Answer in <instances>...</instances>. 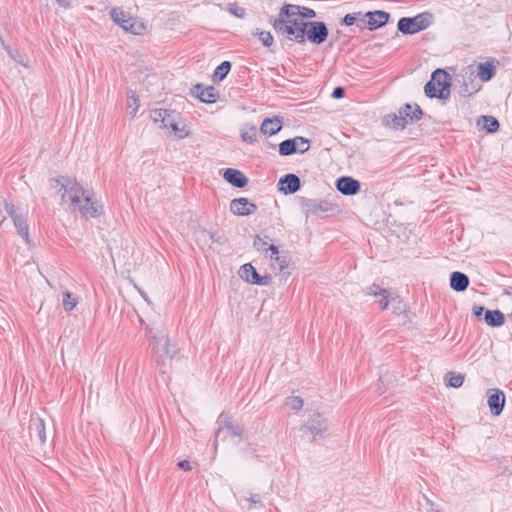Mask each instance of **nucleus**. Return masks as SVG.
Segmentation results:
<instances>
[{
    "mask_svg": "<svg viewBox=\"0 0 512 512\" xmlns=\"http://www.w3.org/2000/svg\"><path fill=\"white\" fill-rule=\"evenodd\" d=\"M484 321L490 327H500L505 322V316L498 309L486 310L484 314Z\"/></svg>",
    "mask_w": 512,
    "mask_h": 512,
    "instance_id": "obj_29",
    "label": "nucleus"
},
{
    "mask_svg": "<svg viewBox=\"0 0 512 512\" xmlns=\"http://www.w3.org/2000/svg\"><path fill=\"white\" fill-rule=\"evenodd\" d=\"M4 208L7 214L12 218V220L14 219V217H18L22 214L20 213V208L16 207L12 203L5 202Z\"/></svg>",
    "mask_w": 512,
    "mask_h": 512,
    "instance_id": "obj_46",
    "label": "nucleus"
},
{
    "mask_svg": "<svg viewBox=\"0 0 512 512\" xmlns=\"http://www.w3.org/2000/svg\"><path fill=\"white\" fill-rule=\"evenodd\" d=\"M13 223L17 228L18 234L25 240V242L29 243V227L23 214L18 217H14Z\"/></svg>",
    "mask_w": 512,
    "mask_h": 512,
    "instance_id": "obj_30",
    "label": "nucleus"
},
{
    "mask_svg": "<svg viewBox=\"0 0 512 512\" xmlns=\"http://www.w3.org/2000/svg\"><path fill=\"white\" fill-rule=\"evenodd\" d=\"M480 119L483 122V128L487 132L494 133L498 131L500 124L499 121L494 116L482 115Z\"/></svg>",
    "mask_w": 512,
    "mask_h": 512,
    "instance_id": "obj_34",
    "label": "nucleus"
},
{
    "mask_svg": "<svg viewBox=\"0 0 512 512\" xmlns=\"http://www.w3.org/2000/svg\"><path fill=\"white\" fill-rule=\"evenodd\" d=\"M283 14L287 16L295 14L296 16L301 17L303 21L316 17V12L313 9L295 4L283 5Z\"/></svg>",
    "mask_w": 512,
    "mask_h": 512,
    "instance_id": "obj_22",
    "label": "nucleus"
},
{
    "mask_svg": "<svg viewBox=\"0 0 512 512\" xmlns=\"http://www.w3.org/2000/svg\"><path fill=\"white\" fill-rule=\"evenodd\" d=\"M391 307L392 312L395 315L406 314L409 309L407 303L400 296H394L391 298Z\"/></svg>",
    "mask_w": 512,
    "mask_h": 512,
    "instance_id": "obj_33",
    "label": "nucleus"
},
{
    "mask_svg": "<svg viewBox=\"0 0 512 512\" xmlns=\"http://www.w3.org/2000/svg\"><path fill=\"white\" fill-rule=\"evenodd\" d=\"M329 35L326 24L322 21H308L305 29V42L309 41L315 45L323 44Z\"/></svg>",
    "mask_w": 512,
    "mask_h": 512,
    "instance_id": "obj_9",
    "label": "nucleus"
},
{
    "mask_svg": "<svg viewBox=\"0 0 512 512\" xmlns=\"http://www.w3.org/2000/svg\"><path fill=\"white\" fill-rule=\"evenodd\" d=\"M469 283V277L465 273L454 271L450 274V287L456 292L465 291Z\"/></svg>",
    "mask_w": 512,
    "mask_h": 512,
    "instance_id": "obj_26",
    "label": "nucleus"
},
{
    "mask_svg": "<svg viewBox=\"0 0 512 512\" xmlns=\"http://www.w3.org/2000/svg\"><path fill=\"white\" fill-rule=\"evenodd\" d=\"M223 178L236 188H244L249 182L248 177L242 171L235 168L225 169Z\"/></svg>",
    "mask_w": 512,
    "mask_h": 512,
    "instance_id": "obj_19",
    "label": "nucleus"
},
{
    "mask_svg": "<svg viewBox=\"0 0 512 512\" xmlns=\"http://www.w3.org/2000/svg\"><path fill=\"white\" fill-rule=\"evenodd\" d=\"M269 248L271 251L270 259L277 263L280 271H283L285 268L288 267L287 257L284 255H280L278 247L275 246L274 244H271Z\"/></svg>",
    "mask_w": 512,
    "mask_h": 512,
    "instance_id": "obj_32",
    "label": "nucleus"
},
{
    "mask_svg": "<svg viewBox=\"0 0 512 512\" xmlns=\"http://www.w3.org/2000/svg\"><path fill=\"white\" fill-rule=\"evenodd\" d=\"M286 405H288L295 412H298L303 407V399L299 396L288 397L286 399Z\"/></svg>",
    "mask_w": 512,
    "mask_h": 512,
    "instance_id": "obj_42",
    "label": "nucleus"
},
{
    "mask_svg": "<svg viewBox=\"0 0 512 512\" xmlns=\"http://www.w3.org/2000/svg\"><path fill=\"white\" fill-rule=\"evenodd\" d=\"M424 93L431 99H448L451 93V75L443 69H436L425 84Z\"/></svg>",
    "mask_w": 512,
    "mask_h": 512,
    "instance_id": "obj_3",
    "label": "nucleus"
},
{
    "mask_svg": "<svg viewBox=\"0 0 512 512\" xmlns=\"http://www.w3.org/2000/svg\"><path fill=\"white\" fill-rule=\"evenodd\" d=\"M336 189L346 196L356 195L360 189V182L351 176H341L336 180Z\"/></svg>",
    "mask_w": 512,
    "mask_h": 512,
    "instance_id": "obj_16",
    "label": "nucleus"
},
{
    "mask_svg": "<svg viewBox=\"0 0 512 512\" xmlns=\"http://www.w3.org/2000/svg\"><path fill=\"white\" fill-rule=\"evenodd\" d=\"M448 377V386L453 388H459L464 383V375L463 374H455L453 372H449L446 375Z\"/></svg>",
    "mask_w": 512,
    "mask_h": 512,
    "instance_id": "obj_39",
    "label": "nucleus"
},
{
    "mask_svg": "<svg viewBox=\"0 0 512 512\" xmlns=\"http://www.w3.org/2000/svg\"><path fill=\"white\" fill-rule=\"evenodd\" d=\"M131 99L133 101L132 105H135V107L131 111V113L134 115L137 112L138 107H139V99H138V96L135 94V92H132Z\"/></svg>",
    "mask_w": 512,
    "mask_h": 512,
    "instance_id": "obj_53",
    "label": "nucleus"
},
{
    "mask_svg": "<svg viewBox=\"0 0 512 512\" xmlns=\"http://www.w3.org/2000/svg\"><path fill=\"white\" fill-rule=\"evenodd\" d=\"M498 65L499 61L497 59H491L490 61L479 63L477 69L478 76L481 81L488 82L493 79L496 74V68Z\"/></svg>",
    "mask_w": 512,
    "mask_h": 512,
    "instance_id": "obj_23",
    "label": "nucleus"
},
{
    "mask_svg": "<svg viewBox=\"0 0 512 512\" xmlns=\"http://www.w3.org/2000/svg\"><path fill=\"white\" fill-rule=\"evenodd\" d=\"M29 432L31 437H37L41 445L46 442V428L44 420L40 417L31 418L29 425Z\"/></svg>",
    "mask_w": 512,
    "mask_h": 512,
    "instance_id": "obj_25",
    "label": "nucleus"
},
{
    "mask_svg": "<svg viewBox=\"0 0 512 512\" xmlns=\"http://www.w3.org/2000/svg\"><path fill=\"white\" fill-rule=\"evenodd\" d=\"M76 210L85 218H97L103 213V207L97 200H93V193L89 190L81 197Z\"/></svg>",
    "mask_w": 512,
    "mask_h": 512,
    "instance_id": "obj_8",
    "label": "nucleus"
},
{
    "mask_svg": "<svg viewBox=\"0 0 512 512\" xmlns=\"http://www.w3.org/2000/svg\"><path fill=\"white\" fill-rule=\"evenodd\" d=\"M260 495L259 494H254V495H251V497L249 498V501L253 504H257L260 502Z\"/></svg>",
    "mask_w": 512,
    "mask_h": 512,
    "instance_id": "obj_55",
    "label": "nucleus"
},
{
    "mask_svg": "<svg viewBox=\"0 0 512 512\" xmlns=\"http://www.w3.org/2000/svg\"><path fill=\"white\" fill-rule=\"evenodd\" d=\"M283 127V121L280 116L267 117L263 120L260 131L264 135H275L277 134Z\"/></svg>",
    "mask_w": 512,
    "mask_h": 512,
    "instance_id": "obj_24",
    "label": "nucleus"
},
{
    "mask_svg": "<svg viewBox=\"0 0 512 512\" xmlns=\"http://www.w3.org/2000/svg\"><path fill=\"white\" fill-rule=\"evenodd\" d=\"M432 20L430 12H423L414 17H402L397 23V29L404 35H413L428 28Z\"/></svg>",
    "mask_w": 512,
    "mask_h": 512,
    "instance_id": "obj_5",
    "label": "nucleus"
},
{
    "mask_svg": "<svg viewBox=\"0 0 512 512\" xmlns=\"http://www.w3.org/2000/svg\"><path fill=\"white\" fill-rule=\"evenodd\" d=\"M177 466L184 471H190L192 469L191 464L188 460L179 461L177 463Z\"/></svg>",
    "mask_w": 512,
    "mask_h": 512,
    "instance_id": "obj_52",
    "label": "nucleus"
},
{
    "mask_svg": "<svg viewBox=\"0 0 512 512\" xmlns=\"http://www.w3.org/2000/svg\"><path fill=\"white\" fill-rule=\"evenodd\" d=\"M485 311H486L485 308L480 305H473V307H472V312L475 315V317H477V318H480L483 313L485 314Z\"/></svg>",
    "mask_w": 512,
    "mask_h": 512,
    "instance_id": "obj_51",
    "label": "nucleus"
},
{
    "mask_svg": "<svg viewBox=\"0 0 512 512\" xmlns=\"http://www.w3.org/2000/svg\"><path fill=\"white\" fill-rule=\"evenodd\" d=\"M112 20L122 27L126 32L134 35H141L146 30V26L138 18L131 16L122 8L114 7L110 11Z\"/></svg>",
    "mask_w": 512,
    "mask_h": 512,
    "instance_id": "obj_6",
    "label": "nucleus"
},
{
    "mask_svg": "<svg viewBox=\"0 0 512 512\" xmlns=\"http://www.w3.org/2000/svg\"><path fill=\"white\" fill-rule=\"evenodd\" d=\"M509 316H510V318H511V320H512V311H511V314H510Z\"/></svg>",
    "mask_w": 512,
    "mask_h": 512,
    "instance_id": "obj_57",
    "label": "nucleus"
},
{
    "mask_svg": "<svg viewBox=\"0 0 512 512\" xmlns=\"http://www.w3.org/2000/svg\"><path fill=\"white\" fill-rule=\"evenodd\" d=\"M254 35L258 36L259 40L265 47H270L273 44V36L269 31H259L257 29Z\"/></svg>",
    "mask_w": 512,
    "mask_h": 512,
    "instance_id": "obj_43",
    "label": "nucleus"
},
{
    "mask_svg": "<svg viewBox=\"0 0 512 512\" xmlns=\"http://www.w3.org/2000/svg\"><path fill=\"white\" fill-rule=\"evenodd\" d=\"M231 67H232V64L230 61H223L220 65H218L216 67V69L214 70V73L212 76L213 82L217 83V82L223 81L227 77L228 73L230 72Z\"/></svg>",
    "mask_w": 512,
    "mask_h": 512,
    "instance_id": "obj_31",
    "label": "nucleus"
},
{
    "mask_svg": "<svg viewBox=\"0 0 512 512\" xmlns=\"http://www.w3.org/2000/svg\"><path fill=\"white\" fill-rule=\"evenodd\" d=\"M365 13H362L361 11L357 12V21H356V25L357 27H359L361 30L363 29H368L369 30V25L367 24V19L368 17L364 16Z\"/></svg>",
    "mask_w": 512,
    "mask_h": 512,
    "instance_id": "obj_48",
    "label": "nucleus"
},
{
    "mask_svg": "<svg viewBox=\"0 0 512 512\" xmlns=\"http://www.w3.org/2000/svg\"><path fill=\"white\" fill-rule=\"evenodd\" d=\"M345 95V89L341 86H337L333 89L331 96L334 99H341Z\"/></svg>",
    "mask_w": 512,
    "mask_h": 512,
    "instance_id": "obj_50",
    "label": "nucleus"
},
{
    "mask_svg": "<svg viewBox=\"0 0 512 512\" xmlns=\"http://www.w3.org/2000/svg\"><path fill=\"white\" fill-rule=\"evenodd\" d=\"M239 275L244 281L254 285L268 286L272 281L270 274L261 276L251 263L242 265L239 270Z\"/></svg>",
    "mask_w": 512,
    "mask_h": 512,
    "instance_id": "obj_10",
    "label": "nucleus"
},
{
    "mask_svg": "<svg viewBox=\"0 0 512 512\" xmlns=\"http://www.w3.org/2000/svg\"><path fill=\"white\" fill-rule=\"evenodd\" d=\"M487 404L491 411V414L494 416H499L505 406V394L502 390L497 388H491L487 391Z\"/></svg>",
    "mask_w": 512,
    "mask_h": 512,
    "instance_id": "obj_13",
    "label": "nucleus"
},
{
    "mask_svg": "<svg viewBox=\"0 0 512 512\" xmlns=\"http://www.w3.org/2000/svg\"><path fill=\"white\" fill-rule=\"evenodd\" d=\"M308 21L295 14L289 16L283 14V7L277 18L273 22V28L278 35L283 36L289 41H293L299 44L305 43V29Z\"/></svg>",
    "mask_w": 512,
    "mask_h": 512,
    "instance_id": "obj_1",
    "label": "nucleus"
},
{
    "mask_svg": "<svg viewBox=\"0 0 512 512\" xmlns=\"http://www.w3.org/2000/svg\"><path fill=\"white\" fill-rule=\"evenodd\" d=\"M169 116L168 109H154L150 112V118L155 123H163L165 117Z\"/></svg>",
    "mask_w": 512,
    "mask_h": 512,
    "instance_id": "obj_40",
    "label": "nucleus"
},
{
    "mask_svg": "<svg viewBox=\"0 0 512 512\" xmlns=\"http://www.w3.org/2000/svg\"><path fill=\"white\" fill-rule=\"evenodd\" d=\"M223 428L219 427L217 429V431L215 432V443L218 441L219 437L221 436V434L223 433Z\"/></svg>",
    "mask_w": 512,
    "mask_h": 512,
    "instance_id": "obj_56",
    "label": "nucleus"
},
{
    "mask_svg": "<svg viewBox=\"0 0 512 512\" xmlns=\"http://www.w3.org/2000/svg\"><path fill=\"white\" fill-rule=\"evenodd\" d=\"M225 428L232 436H242L243 434V427L227 418L225 419Z\"/></svg>",
    "mask_w": 512,
    "mask_h": 512,
    "instance_id": "obj_41",
    "label": "nucleus"
},
{
    "mask_svg": "<svg viewBox=\"0 0 512 512\" xmlns=\"http://www.w3.org/2000/svg\"><path fill=\"white\" fill-rule=\"evenodd\" d=\"M180 124V120H177L170 128L178 139H184L190 135V132L186 130L185 124L182 126Z\"/></svg>",
    "mask_w": 512,
    "mask_h": 512,
    "instance_id": "obj_38",
    "label": "nucleus"
},
{
    "mask_svg": "<svg viewBox=\"0 0 512 512\" xmlns=\"http://www.w3.org/2000/svg\"><path fill=\"white\" fill-rule=\"evenodd\" d=\"M402 117L406 118V124L419 121L423 116V110L418 104L405 103L399 109Z\"/></svg>",
    "mask_w": 512,
    "mask_h": 512,
    "instance_id": "obj_21",
    "label": "nucleus"
},
{
    "mask_svg": "<svg viewBox=\"0 0 512 512\" xmlns=\"http://www.w3.org/2000/svg\"><path fill=\"white\" fill-rule=\"evenodd\" d=\"M368 17L369 30L374 31L385 26L390 19V14L384 10L368 11L364 14Z\"/></svg>",
    "mask_w": 512,
    "mask_h": 512,
    "instance_id": "obj_18",
    "label": "nucleus"
},
{
    "mask_svg": "<svg viewBox=\"0 0 512 512\" xmlns=\"http://www.w3.org/2000/svg\"><path fill=\"white\" fill-rule=\"evenodd\" d=\"M77 305V298L71 292L63 293V308L65 311H71Z\"/></svg>",
    "mask_w": 512,
    "mask_h": 512,
    "instance_id": "obj_36",
    "label": "nucleus"
},
{
    "mask_svg": "<svg viewBox=\"0 0 512 512\" xmlns=\"http://www.w3.org/2000/svg\"><path fill=\"white\" fill-rule=\"evenodd\" d=\"M278 147L281 156H290L295 153L303 154L310 149V140L306 137L297 136L280 142Z\"/></svg>",
    "mask_w": 512,
    "mask_h": 512,
    "instance_id": "obj_7",
    "label": "nucleus"
},
{
    "mask_svg": "<svg viewBox=\"0 0 512 512\" xmlns=\"http://www.w3.org/2000/svg\"><path fill=\"white\" fill-rule=\"evenodd\" d=\"M356 21H357V12L348 13L342 18L341 25L352 26V25L356 24Z\"/></svg>",
    "mask_w": 512,
    "mask_h": 512,
    "instance_id": "obj_47",
    "label": "nucleus"
},
{
    "mask_svg": "<svg viewBox=\"0 0 512 512\" xmlns=\"http://www.w3.org/2000/svg\"><path fill=\"white\" fill-rule=\"evenodd\" d=\"M227 11L237 18H243L245 16V9L240 7L237 3H229L227 5Z\"/></svg>",
    "mask_w": 512,
    "mask_h": 512,
    "instance_id": "obj_44",
    "label": "nucleus"
},
{
    "mask_svg": "<svg viewBox=\"0 0 512 512\" xmlns=\"http://www.w3.org/2000/svg\"><path fill=\"white\" fill-rule=\"evenodd\" d=\"M257 205L245 197L235 198L230 203V210L237 216H248L257 211Z\"/></svg>",
    "mask_w": 512,
    "mask_h": 512,
    "instance_id": "obj_15",
    "label": "nucleus"
},
{
    "mask_svg": "<svg viewBox=\"0 0 512 512\" xmlns=\"http://www.w3.org/2000/svg\"><path fill=\"white\" fill-rule=\"evenodd\" d=\"M49 184L52 189L56 190V192L61 195L62 202H70L72 211H76V205L87 192L75 178L68 176L51 178Z\"/></svg>",
    "mask_w": 512,
    "mask_h": 512,
    "instance_id": "obj_2",
    "label": "nucleus"
},
{
    "mask_svg": "<svg viewBox=\"0 0 512 512\" xmlns=\"http://www.w3.org/2000/svg\"><path fill=\"white\" fill-rule=\"evenodd\" d=\"M256 137H257V128L256 126H251L247 129H244L241 131V139L244 141V142H247V143H254L256 141Z\"/></svg>",
    "mask_w": 512,
    "mask_h": 512,
    "instance_id": "obj_37",
    "label": "nucleus"
},
{
    "mask_svg": "<svg viewBox=\"0 0 512 512\" xmlns=\"http://www.w3.org/2000/svg\"><path fill=\"white\" fill-rule=\"evenodd\" d=\"M304 427L307 428L314 437H316L322 436V434L328 429V423L321 414L315 413L311 415Z\"/></svg>",
    "mask_w": 512,
    "mask_h": 512,
    "instance_id": "obj_20",
    "label": "nucleus"
},
{
    "mask_svg": "<svg viewBox=\"0 0 512 512\" xmlns=\"http://www.w3.org/2000/svg\"><path fill=\"white\" fill-rule=\"evenodd\" d=\"M383 125L393 130H403L407 126L406 118L402 117L400 113H392L383 117Z\"/></svg>",
    "mask_w": 512,
    "mask_h": 512,
    "instance_id": "obj_27",
    "label": "nucleus"
},
{
    "mask_svg": "<svg viewBox=\"0 0 512 512\" xmlns=\"http://www.w3.org/2000/svg\"><path fill=\"white\" fill-rule=\"evenodd\" d=\"M180 120V114L176 111L169 110V116L165 117L161 127L168 128L171 127L175 121Z\"/></svg>",
    "mask_w": 512,
    "mask_h": 512,
    "instance_id": "obj_45",
    "label": "nucleus"
},
{
    "mask_svg": "<svg viewBox=\"0 0 512 512\" xmlns=\"http://www.w3.org/2000/svg\"><path fill=\"white\" fill-rule=\"evenodd\" d=\"M57 3L61 6V7H64V8H69L71 3H70V0H56Z\"/></svg>",
    "mask_w": 512,
    "mask_h": 512,
    "instance_id": "obj_54",
    "label": "nucleus"
},
{
    "mask_svg": "<svg viewBox=\"0 0 512 512\" xmlns=\"http://www.w3.org/2000/svg\"><path fill=\"white\" fill-rule=\"evenodd\" d=\"M278 191L284 195L296 193L301 188V180L294 173L283 175L277 183Z\"/></svg>",
    "mask_w": 512,
    "mask_h": 512,
    "instance_id": "obj_14",
    "label": "nucleus"
},
{
    "mask_svg": "<svg viewBox=\"0 0 512 512\" xmlns=\"http://www.w3.org/2000/svg\"><path fill=\"white\" fill-rule=\"evenodd\" d=\"M301 206L305 209L307 215H320L333 210V205L327 200L302 198Z\"/></svg>",
    "mask_w": 512,
    "mask_h": 512,
    "instance_id": "obj_12",
    "label": "nucleus"
},
{
    "mask_svg": "<svg viewBox=\"0 0 512 512\" xmlns=\"http://www.w3.org/2000/svg\"><path fill=\"white\" fill-rule=\"evenodd\" d=\"M191 93L201 102L207 104L215 103L219 99V91L212 85L204 87L201 83H197L191 89Z\"/></svg>",
    "mask_w": 512,
    "mask_h": 512,
    "instance_id": "obj_11",
    "label": "nucleus"
},
{
    "mask_svg": "<svg viewBox=\"0 0 512 512\" xmlns=\"http://www.w3.org/2000/svg\"><path fill=\"white\" fill-rule=\"evenodd\" d=\"M364 294L373 297H379L378 303L381 310H386L391 304V293L388 289L382 288L380 285L373 283L364 290Z\"/></svg>",
    "mask_w": 512,
    "mask_h": 512,
    "instance_id": "obj_17",
    "label": "nucleus"
},
{
    "mask_svg": "<svg viewBox=\"0 0 512 512\" xmlns=\"http://www.w3.org/2000/svg\"><path fill=\"white\" fill-rule=\"evenodd\" d=\"M151 339L150 345L158 365H164L167 359H173L177 354V347L175 344L170 343L168 336L159 332L152 335V329L148 331Z\"/></svg>",
    "mask_w": 512,
    "mask_h": 512,
    "instance_id": "obj_4",
    "label": "nucleus"
},
{
    "mask_svg": "<svg viewBox=\"0 0 512 512\" xmlns=\"http://www.w3.org/2000/svg\"><path fill=\"white\" fill-rule=\"evenodd\" d=\"M481 86L475 81L473 74L464 80L463 84L459 88V94L462 97H469L480 90Z\"/></svg>",
    "mask_w": 512,
    "mask_h": 512,
    "instance_id": "obj_28",
    "label": "nucleus"
},
{
    "mask_svg": "<svg viewBox=\"0 0 512 512\" xmlns=\"http://www.w3.org/2000/svg\"><path fill=\"white\" fill-rule=\"evenodd\" d=\"M269 239L268 236L261 237L260 235H256L253 240V246L257 251L260 252H267L270 251V248L268 245L267 240Z\"/></svg>",
    "mask_w": 512,
    "mask_h": 512,
    "instance_id": "obj_35",
    "label": "nucleus"
},
{
    "mask_svg": "<svg viewBox=\"0 0 512 512\" xmlns=\"http://www.w3.org/2000/svg\"><path fill=\"white\" fill-rule=\"evenodd\" d=\"M209 237L212 242L218 243L220 245L225 243V238L218 234V232H209Z\"/></svg>",
    "mask_w": 512,
    "mask_h": 512,
    "instance_id": "obj_49",
    "label": "nucleus"
}]
</instances>
